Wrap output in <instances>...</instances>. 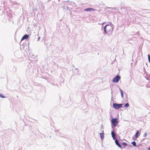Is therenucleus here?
Wrapping results in <instances>:
<instances>
[{
  "mask_svg": "<svg viewBox=\"0 0 150 150\" xmlns=\"http://www.w3.org/2000/svg\"><path fill=\"white\" fill-rule=\"evenodd\" d=\"M104 30L106 33L110 34L112 32L113 28L111 25H107L104 27Z\"/></svg>",
  "mask_w": 150,
  "mask_h": 150,
  "instance_id": "1",
  "label": "nucleus"
},
{
  "mask_svg": "<svg viewBox=\"0 0 150 150\" xmlns=\"http://www.w3.org/2000/svg\"><path fill=\"white\" fill-rule=\"evenodd\" d=\"M122 104H119L116 103H114L113 104V107L116 109H118L121 108L122 106Z\"/></svg>",
  "mask_w": 150,
  "mask_h": 150,
  "instance_id": "2",
  "label": "nucleus"
},
{
  "mask_svg": "<svg viewBox=\"0 0 150 150\" xmlns=\"http://www.w3.org/2000/svg\"><path fill=\"white\" fill-rule=\"evenodd\" d=\"M111 123L113 127H115L118 123L117 119V118L112 119Z\"/></svg>",
  "mask_w": 150,
  "mask_h": 150,
  "instance_id": "3",
  "label": "nucleus"
},
{
  "mask_svg": "<svg viewBox=\"0 0 150 150\" xmlns=\"http://www.w3.org/2000/svg\"><path fill=\"white\" fill-rule=\"evenodd\" d=\"M120 79V76L117 75L113 78L112 80L113 82L114 83H117L118 82Z\"/></svg>",
  "mask_w": 150,
  "mask_h": 150,
  "instance_id": "4",
  "label": "nucleus"
},
{
  "mask_svg": "<svg viewBox=\"0 0 150 150\" xmlns=\"http://www.w3.org/2000/svg\"><path fill=\"white\" fill-rule=\"evenodd\" d=\"M29 37L28 35L25 34L24 35L21 39V40H22L25 39H27Z\"/></svg>",
  "mask_w": 150,
  "mask_h": 150,
  "instance_id": "5",
  "label": "nucleus"
},
{
  "mask_svg": "<svg viewBox=\"0 0 150 150\" xmlns=\"http://www.w3.org/2000/svg\"><path fill=\"white\" fill-rule=\"evenodd\" d=\"M100 135L101 139H103L104 138V133L103 131H102V132L100 133Z\"/></svg>",
  "mask_w": 150,
  "mask_h": 150,
  "instance_id": "6",
  "label": "nucleus"
},
{
  "mask_svg": "<svg viewBox=\"0 0 150 150\" xmlns=\"http://www.w3.org/2000/svg\"><path fill=\"white\" fill-rule=\"evenodd\" d=\"M115 143L119 147L121 148V146L120 144L119 143L117 139L115 140Z\"/></svg>",
  "mask_w": 150,
  "mask_h": 150,
  "instance_id": "7",
  "label": "nucleus"
},
{
  "mask_svg": "<svg viewBox=\"0 0 150 150\" xmlns=\"http://www.w3.org/2000/svg\"><path fill=\"white\" fill-rule=\"evenodd\" d=\"M84 11H94V10L93 9V8H87L86 9H85Z\"/></svg>",
  "mask_w": 150,
  "mask_h": 150,
  "instance_id": "8",
  "label": "nucleus"
},
{
  "mask_svg": "<svg viewBox=\"0 0 150 150\" xmlns=\"http://www.w3.org/2000/svg\"><path fill=\"white\" fill-rule=\"evenodd\" d=\"M111 135L113 139H115L116 137H115V134L113 131H112L111 132Z\"/></svg>",
  "mask_w": 150,
  "mask_h": 150,
  "instance_id": "9",
  "label": "nucleus"
},
{
  "mask_svg": "<svg viewBox=\"0 0 150 150\" xmlns=\"http://www.w3.org/2000/svg\"><path fill=\"white\" fill-rule=\"evenodd\" d=\"M140 134V133H139V132L138 131H137V132L135 134V137L136 138H137Z\"/></svg>",
  "mask_w": 150,
  "mask_h": 150,
  "instance_id": "10",
  "label": "nucleus"
},
{
  "mask_svg": "<svg viewBox=\"0 0 150 150\" xmlns=\"http://www.w3.org/2000/svg\"><path fill=\"white\" fill-rule=\"evenodd\" d=\"M132 144L134 146H136V142L135 141H133L132 142Z\"/></svg>",
  "mask_w": 150,
  "mask_h": 150,
  "instance_id": "11",
  "label": "nucleus"
},
{
  "mask_svg": "<svg viewBox=\"0 0 150 150\" xmlns=\"http://www.w3.org/2000/svg\"><path fill=\"white\" fill-rule=\"evenodd\" d=\"M129 106V104L128 103H127L125 105V107L126 108L128 107Z\"/></svg>",
  "mask_w": 150,
  "mask_h": 150,
  "instance_id": "12",
  "label": "nucleus"
},
{
  "mask_svg": "<svg viewBox=\"0 0 150 150\" xmlns=\"http://www.w3.org/2000/svg\"><path fill=\"white\" fill-rule=\"evenodd\" d=\"M148 60L149 62L150 63V55L149 54L148 55Z\"/></svg>",
  "mask_w": 150,
  "mask_h": 150,
  "instance_id": "13",
  "label": "nucleus"
},
{
  "mask_svg": "<svg viewBox=\"0 0 150 150\" xmlns=\"http://www.w3.org/2000/svg\"><path fill=\"white\" fill-rule=\"evenodd\" d=\"M121 96H122V98H123V92L122 91H121Z\"/></svg>",
  "mask_w": 150,
  "mask_h": 150,
  "instance_id": "14",
  "label": "nucleus"
},
{
  "mask_svg": "<svg viewBox=\"0 0 150 150\" xmlns=\"http://www.w3.org/2000/svg\"><path fill=\"white\" fill-rule=\"evenodd\" d=\"M0 96L1 98H5V97L2 94H0Z\"/></svg>",
  "mask_w": 150,
  "mask_h": 150,
  "instance_id": "15",
  "label": "nucleus"
},
{
  "mask_svg": "<svg viewBox=\"0 0 150 150\" xmlns=\"http://www.w3.org/2000/svg\"><path fill=\"white\" fill-rule=\"evenodd\" d=\"M123 144L124 145L126 146H127V144L125 142H124L123 143Z\"/></svg>",
  "mask_w": 150,
  "mask_h": 150,
  "instance_id": "16",
  "label": "nucleus"
},
{
  "mask_svg": "<svg viewBox=\"0 0 150 150\" xmlns=\"http://www.w3.org/2000/svg\"><path fill=\"white\" fill-rule=\"evenodd\" d=\"M144 137H145L147 136V134L146 132H145L143 135Z\"/></svg>",
  "mask_w": 150,
  "mask_h": 150,
  "instance_id": "17",
  "label": "nucleus"
},
{
  "mask_svg": "<svg viewBox=\"0 0 150 150\" xmlns=\"http://www.w3.org/2000/svg\"><path fill=\"white\" fill-rule=\"evenodd\" d=\"M148 150H150V147L148 148Z\"/></svg>",
  "mask_w": 150,
  "mask_h": 150,
  "instance_id": "18",
  "label": "nucleus"
},
{
  "mask_svg": "<svg viewBox=\"0 0 150 150\" xmlns=\"http://www.w3.org/2000/svg\"><path fill=\"white\" fill-rule=\"evenodd\" d=\"M104 23H102V24H104Z\"/></svg>",
  "mask_w": 150,
  "mask_h": 150,
  "instance_id": "19",
  "label": "nucleus"
}]
</instances>
